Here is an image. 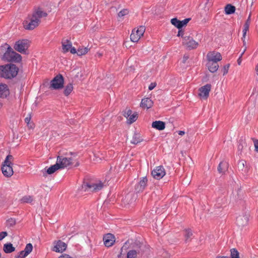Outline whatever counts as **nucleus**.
<instances>
[{"label": "nucleus", "mask_w": 258, "mask_h": 258, "mask_svg": "<svg viewBox=\"0 0 258 258\" xmlns=\"http://www.w3.org/2000/svg\"><path fill=\"white\" fill-rule=\"evenodd\" d=\"M132 111L130 109L126 108L123 111V115L124 117H125L127 119H128V117L132 114Z\"/></svg>", "instance_id": "a19ab883"}, {"label": "nucleus", "mask_w": 258, "mask_h": 258, "mask_svg": "<svg viewBox=\"0 0 258 258\" xmlns=\"http://www.w3.org/2000/svg\"><path fill=\"white\" fill-rule=\"evenodd\" d=\"M185 134V132L184 131H180L178 132V135L180 136H183Z\"/></svg>", "instance_id": "bf43d9fd"}, {"label": "nucleus", "mask_w": 258, "mask_h": 258, "mask_svg": "<svg viewBox=\"0 0 258 258\" xmlns=\"http://www.w3.org/2000/svg\"><path fill=\"white\" fill-rule=\"evenodd\" d=\"M189 58V56L188 55L185 54L184 55L182 59V62L185 63L186 60Z\"/></svg>", "instance_id": "864d4df0"}, {"label": "nucleus", "mask_w": 258, "mask_h": 258, "mask_svg": "<svg viewBox=\"0 0 258 258\" xmlns=\"http://www.w3.org/2000/svg\"><path fill=\"white\" fill-rule=\"evenodd\" d=\"M18 68L14 64L0 66V77L11 79L16 77L18 73Z\"/></svg>", "instance_id": "f03ea898"}, {"label": "nucleus", "mask_w": 258, "mask_h": 258, "mask_svg": "<svg viewBox=\"0 0 258 258\" xmlns=\"http://www.w3.org/2000/svg\"><path fill=\"white\" fill-rule=\"evenodd\" d=\"M192 234V232L191 229H186L184 230V237L185 242H187L190 241Z\"/></svg>", "instance_id": "c756f323"}, {"label": "nucleus", "mask_w": 258, "mask_h": 258, "mask_svg": "<svg viewBox=\"0 0 258 258\" xmlns=\"http://www.w3.org/2000/svg\"><path fill=\"white\" fill-rule=\"evenodd\" d=\"M105 186V182L99 180L90 181L88 182L84 183L83 188H85V192H98Z\"/></svg>", "instance_id": "20e7f679"}, {"label": "nucleus", "mask_w": 258, "mask_h": 258, "mask_svg": "<svg viewBox=\"0 0 258 258\" xmlns=\"http://www.w3.org/2000/svg\"><path fill=\"white\" fill-rule=\"evenodd\" d=\"M14 157L11 155H8L2 164V171L6 177H11L13 174L12 168Z\"/></svg>", "instance_id": "7ed1b4c3"}, {"label": "nucleus", "mask_w": 258, "mask_h": 258, "mask_svg": "<svg viewBox=\"0 0 258 258\" xmlns=\"http://www.w3.org/2000/svg\"><path fill=\"white\" fill-rule=\"evenodd\" d=\"M254 145L255 147V151L258 152V140H255L254 142Z\"/></svg>", "instance_id": "5fc2aeb1"}, {"label": "nucleus", "mask_w": 258, "mask_h": 258, "mask_svg": "<svg viewBox=\"0 0 258 258\" xmlns=\"http://www.w3.org/2000/svg\"><path fill=\"white\" fill-rule=\"evenodd\" d=\"M3 249L5 253H10L14 251L15 248L12 243H7L4 244Z\"/></svg>", "instance_id": "bb28decb"}, {"label": "nucleus", "mask_w": 258, "mask_h": 258, "mask_svg": "<svg viewBox=\"0 0 258 258\" xmlns=\"http://www.w3.org/2000/svg\"><path fill=\"white\" fill-rule=\"evenodd\" d=\"M153 104V102L149 98H144L142 100L141 107L144 108L149 109L151 108Z\"/></svg>", "instance_id": "412c9836"}, {"label": "nucleus", "mask_w": 258, "mask_h": 258, "mask_svg": "<svg viewBox=\"0 0 258 258\" xmlns=\"http://www.w3.org/2000/svg\"><path fill=\"white\" fill-rule=\"evenodd\" d=\"M228 169V163L226 161L221 162L218 167V170L220 173H224Z\"/></svg>", "instance_id": "b1692460"}, {"label": "nucleus", "mask_w": 258, "mask_h": 258, "mask_svg": "<svg viewBox=\"0 0 258 258\" xmlns=\"http://www.w3.org/2000/svg\"><path fill=\"white\" fill-rule=\"evenodd\" d=\"M32 16L38 19V20H40L41 18L46 17L47 16V14L39 8L33 13Z\"/></svg>", "instance_id": "5701e85b"}, {"label": "nucleus", "mask_w": 258, "mask_h": 258, "mask_svg": "<svg viewBox=\"0 0 258 258\" xmlns=\"http://www.w3.org/2000/svg\"><path fill=\"white\" fill-rule=\"evenodd\" d=\"M73 159L71 157H67L63 155L58 156L56 163L58 164L60 169H63L72 164Z\"/></svg>", "instance_id": "6e6552de"}, {"label": "nucleus", "mask_w": 258, "mask_h": 258, "mask_svg": "<svg viewBox=\"0 0 258 258\" xmlns=\"http://www.w3.org/2000/svg\"><path fill=\"white\" fill-rule=\"evenodd\" d=\"M16 224V220L13 218H10L7 220V226L11 227L14 226Z\"/></svg>", "instance_id": "ea45409f"}, {"label": "nucleus", "mask_w": 258, "mask_h": 258, "mask_svg": "<svg viewBox=\"0 0 258 258\" xmlns=\"http://www.w3.org/2000/svg\"><path fill=\"white\" fill-rule=\"evenodd\" d=\"M2 103L0 102V108L2 107Z\"/></svg>", "instance_id": "e2e57ef3"}, {"label": "nucleus", "mask_w": 258, "mask_h": 258, "mask_svg": "<svg viewBox=\"0 0 258 258\" xmlns=\"http://www.w3.org/2000/svg\"><path fill=\"white\" fill-rule=\"evenodd\" d=\"M243 27L244 28H243V31H242L243 35H242V39H243V44L245 45V40L244 39L245 37V36H246L247 32L249 30V25H246V24H244V26H243Z\"/></svg>", "instance_id": "c9c22d12"}, {"label": "nucleus", "mask_w": 258, "mask_h": 258, "mask_svg": "<svg viewBox=\"0 0 258 258\" xmlns=\"http://www.w3.org/2000/svg\"><path fill=\"white\" fill-rule=\"evenodd\" d=\"M70 51L71 53L72 54H75L76 53H77V51L76 50V49L74 47L72 46L70 49Z\"/></svg>", "instance_id": "603ef678"}, {"label": "nucleus", "mask_w": 258, "mask_h": 258, "mask_svg": "<svg viewBox=\"0 0 258 258\" xmlns=\"http://www.w3.org/2000/svg\"><path fill=\"white\" fill-rule=\"evenodd\" d=\"M128 13V11L127 9H123L118 13V16L119 17H121L127 15Z\"/></svg>", "instance_id": "37998d69"}, {"label": "nucleus", "mask_w": 258, "mask_h": 258, "mask_svg": "<svg viewBox=\"0 0 258 258\" xmlns=\"http://www.w3.org/2000/svg\"><path fill=\"white\" fill-rule=\"evenodd\" d=\"M59 169H60V168L58 166V164H57V163H56V164H55L54 165H53L51 166L50 167H49L47 169L46 172L48 174H51L54 173L56 170H57Z\"/></svg>", "instance_id": "7c9ffc66"}, {"label": "nucleus", "mask_w": 258, "mask_h": 258, "mask_svg": "<svg viewBox=\"0 0 258 258\" xmlns=\"http://www.w3.org/2000/svg\"><path fill=\"white\" fill-rule=\"evenodd\" d=\"M4 52L2 59L8 62H19L22 60V56L16 52L12 47L6 43L0 48V52Z\"/></svg>", "instance_id": "f257e3e1"}, {"label": "nucleus", "mask_w": 258, "mask_h": 258, "mask_svg": "<svg viewBox=\"0 0 258 258\" xmlns=\"http://www.w3.org/2000/svg\"><path fill=\"white\" fill-rule=\"evenodd\" d=\"M40 22V20H38L35 18L33 16H32L30 22L26 21L24 23V26L26 29L33 30L35 28L37 27Z\"/></svg>", "instance_id": "9d476101"}, {"label": "nucleus", "mask_w": 258, "mask_h": 258, "mask_svg": "<svg viewBox=\"0 0 258 258\" xmlns=\"http://www.w3.org/2000/svg\"><path fill=\"white\" fill-rule=\"evenodd\" d=\"M229 66H230L229 64H226L224 66V67H223V75H225V74H226L228 73Z\"/></svg>", "instance_id": "a18cd8bd"}, {"label": "nucleus", "mask_w": 258, "mask_h": 258, "mask_svg": "<svg viewBox=\"0 0 258 258\" xmlns=\"http://www.w3.org/2000/svg\"><path fill=\"white\" fill-rule=\"evenodd\" d=\"M65 155H67V156H69V155H76V153H73V152H69V154L66 153Z\"/></svg>", "instance_id": "052dcab7"}, {"label": "nucleus", "mask_w": 258, "mask_h": 258, "mask_svg": "<svg viewBox=\"0 0 258 258\" xmlns=\"http://www.w3.org/2000/svg\"><path fill=\"white\" fill-rule=\"evenodd\" d=\"M105 245L107 247L112 246L115 242L114 236L111 233L106 234L103 237Z\"/></svg>", "instance_id": "f3484780"}, {"label": "nucleus", "mask_w": 258, "mask_h": 258, "mask_svg": "<svg viewBox=\"0 0 258 258\" xmlns=\"http://www.w3.org/2000/svg\"><path fill=\"white\" fill-rule=\"evenodd\" d=\"M28 47L29 41L27 39L19 40L16 42L14 46V49L21 53H26Z\"/></svg>", "instance_id": "423d86ee"}, {"label": "nucleus", "mask_w": 258, "mask_h": 258, "mask_svg": "<svg viewBox=\"0 0 258 258\" xmlns=\"http://www.w3.org/2000/svg\"><path fill=\"white\" fill-rule=\"evenodd\" d=\"M32 249L33 245L31 243H29L26 244L23 251L28 255L32 251Z\"/></svg>", "instance_id": "e433bc0d"}, {"label": "nucleus", "mask_w": 258, "mask_h": 258, "mask_svg": "<svg viewBox=\"0 0 258 258\" xmlns=\"http://www.w3.org/2000/svg\"><path fill=\"white\" fill-rule=\"evenodd\" d=\"M216 258H229L227 256H218Z\"/></svg>", "instance_id": "680f3d73"}, {"label": "nucleus", "mask_w": 258, "mask_h": 258, "mask_svg": "<svg viewBox=\"0 0 258 258\" xmlns=\"http://www.w3.org/2000/svg\"><path fill=\"white\" fill-rule=\"evenodd\" d=\"M64 79L60 74L56 75L51 81L49 88L52 89L59 90L63 87Z\"/></svg>", "instance_id": "39448f33"}, {"label": "nucleus", "mask_w": 258, "mask_h": 258, "mask_svg": "<svg viewBox=\"0 0 258 258\" xmlns=\"http://www.w3.org/2000/svg\"><path fill=\"white\" fill-rule=\"evenodd\" d=\"M235 7L231 4L227 5L225 7V12L227 15H230L234 13Z\"/></svg>", "instance_id": "c85d7f7f"}, {"label": "nucleus", "mask_w": 258, "mask_h": 258, "mask_svg": "<svg viewBox=\"0 0 258 258\" xmlns=\"http://www.w3.org/2000/svg\"><path fill=\"white\" fill-rule=\"evenodd\" d=\"M133 195H121L119 198H121V200L123 204L128 205L132 203L131 198Z\"/></svg>", "instance_id": "393cba45"}, {"label": "nucleus", "mask_w": 258, "mask_h": 258, "mask_svg": "<svg viewBox=\"0 0 258 258\" xmlns=\"http://www.w3.org/2000/svg\"><path fill=\"white\" fill-rule=\"evenodd\" d=\"M67 247V245L64 242L61 240H58L54 245L52 250L56 252H62Z\"/></svg>", "instance_id": "4468645a"}, {"label": "nucleus", "mask_w": 258, "mask_h": 258, "mask_svg": "<svg viewBox=\"0 0 258 258\" xmlns=\"http://www.w3.org/2000/svg\"><path fill=\"white\" fill-rule=\"evenodd\" d=\"M8 235V233L7 232L3 231L0 232V240L3 239L6 236Z\"/></svg>", "instance_id": "49530a36"}, {"label": "nucleus", "mask_w": 258, "mask_h": 258, "mask_svg": "<svg viewBox=\"0 0 258 258\" xmlns=\"http://www.w3.org/2000/svg\"><path fill=\"white\" fill-rule=\"evenodd\" d=\"M62 52L64 53L68 52L72 47V44L69 39H63L61 42Z\"/></svg>", "instance_id": "6ab92c4d"}, {"label": "nucleus", "mask_w": 258, "mask_h": 258, "mask_svg": "<svg viewBox=\"0 0 258 258\" xmlns=\"http://www.w3.org/2000/svg\"><path fill=\"white\" fill-rule=\"evenodd\" d=\"M190 18H186L184 20L181 21L182 27L187 24V23L190 21Z\"/></svg>", "instance_id": "de8ad7c7"}, {"label": "nucleus", "mask_w": 258, "mask_h": 258, "mask_svg": "<svg viewBox=\"0 0 258 258\" xmlns=\"http://www.w3.org/2000/svg\"><path fill=\"white\" fill-rule=\"evenodd\" d=\"M34 199L33 196H30L29 195H26L22 199H21L20 201L22 203L31 204L34 201Z\"/></svg>", "instance_id": "cd10ccee"}, {"label": "nucleus", "mask_w": 258, "mask_h": 258, "mask_svg": "<svg viewBox=\"0 0 258 258\" xmlns=\"http://www.w3.org/2000/svg\"><path fill=\"white\" fill-rule=\"evenodd\" d=\"M152 175L157 179H160L165 175V171L162 166L156 167L152 171Z\"/></svg>", "instance_id": "f8f14e48"}, {"label": "nucleus", "mask_w": 258, "mask_h": 258, "mask_svg": "<svg viewBox=\"0 0 258 258\" xmlns=\"http://www.w3.org/2000/svg\"><path fill=\"white\" fill-rule=\"evenodd\" d=\"M145 31V27L140 26L137 30L134 29L132 30L130 36L131 40L134 42H138Z\"/></svg>", "instance_id": "0eeeda50"}, {"label": "nucleus", "mask_w": 258, "mask_h": 258, "mask_svg": "<svg viewBox=\"0 0 258 258\" xmlns=\"http://www.w3.org/2000/svg\"><path fill=\"white\" fill-rule=\"evenodd\" d=\"M231 258H240L239 253L236 248H232L230 249Z\"/></svg>", "instance_id": "f704fd0d"}, {"label": "nucleus", "mask_w": 258, "mask_h": 258, "mask_svg": "<svg viewBox=\"0 0 258 258\" xmlns=\"http://www.w3.org/2000/svg\"><path fill=\"white\" fill-rule=\"evenodd\" d=\"M27 255L25 253L23 250L19 252L17 255L15 256V258H25Z\"/></svg>", "instance_id": "79ce46f5"}, {"label": "nucleus", "mask_w": 258, "mask_h": 258, "mask_svg": "<svg viewBox=\"0 0 258 258\" xmlns=\"http://www.w3.org/2000/svg\"><path fill=\"white\" fill-rule=\"evenodd\" d=\"M171 24L177 27L178 29L182 28V24L181 21L178 20L177 18H174L171 20Z\"/></svg>", "instance_id": "473e14b6"}, {"label": "nucleus", "mask_w": 258, "mask_h": 258, "mask_svg": "<svg viewBox=\"0 0 258 258\" xmlns=\"http://www.w3.org/2000/svg\"><path fill=\"white\" fill-rule=\"evenodd\" d=\"M182 44L188 50L196 49L199 45L198 42L195 41L192 37L190 36H185V37L183 38Z\"/></svg>", "instance_id": "1a4fd4ad"}, {"label": "nucleus", "mask_w": 258, "mask_h": 258, "mask_svg": "<svg viewBox=\"0 0 258 258\" xmlns=\"http://www.w3.org/2000/svg\"><path fill=\"white\" fill-rule=\"evenodd\" d=\"M211 89V85L207 84L204 86L199 88V95L201 98L206 99L209 96V92Z\"/></svg>", "instance_id": "9b49d317"}, {"label": "nucleus", "mask_w": 258, "mask_h": 258, "mask_svg": "<svg viewBox=\"0 0 258 258\" xmlns=\"http://www.w3.org/2000/svg\"><path fill=\"white\" fill-rule=\"evenodd\" d=\"M207 67L209 70V71L211 73H215L216 72L218 68H219V65L218 64V62H214V61H208L207 63Z\"/></svg>", "instance_id": "aec40b11"}, {"label": "nucleus", "mask_w": 258, "mask_h": 258, "mask_svg": "<svg viewBox=\"0 0 258 258\" xmlns=\"http://www.w3.org/2000/svg\"><path fill=\"white\" fill-rule=\"evenodd\" d=\"M58 258H73V257H71L68 254H62V255L60 256Z\"/></svg>", "instance_id": "4d7b16f0"}, {"label": "nucleus", "mask_w": 258, "mask_h": 258, "mask_svg": "<svg viewBox=\"0 0 258 258\" xmlns=\"http://www.w3.org/2000/svg\"><path fill=\"white\" fill-rule=\"evenodd\" d=\"M137 256V252L135 250H131L128 251L127 253L126 258H136Z\"/></svg>", "instance_id": "58836bf2"}, {"label": "nucleus", "mask_w": 258, "mask_h": 258, "mask_svg": "<svg viewBox=\"0 0 258 258\" xmlns=\"http://www.w3.org/2000/svg\"><path fill=\"white\" fill-rule=\"evenodd\" d=\"M248 221V217L246 215H240L236 218V223L239 227L246 226Z\"/></svg>", "instance_id": "dca6fc26"}, {"label": "nucleus", "mask_w": 258, "mask_h": 258, "mask_svg": "<svg viewBox=\"0 0 258 258\" xmlns=\"http://www.w3.org/2000/svg\"><path fill=\"white\" fill-rule=\"evenodd\" d=\"M73 89V84L70 83L68 84L64 90V94L68 96L70 94V93L72 92Z\"/></svg>", "instance_id": "72a5a7b5"}, {"label": "nucleus", "mask_w": 258, "mask_h": 258, "mask_svg": "<svg viewBox=\"0 0 258 258\" xmlns=\"http://www.w3.org/2000/svg\"><path fill=\"white\" fill-rule=\"evenodd\" d=\"M245 49L244 50V51L241 54L240 57L238 58V59H237V63L239 64V65H240L241 64V57H242V55H243V54L244 53V51H245Z\"/></svg>", "instance_id": "6e6d98bb"}, {"label": "nucleus", "mask_w": 258, "mask_h": 258, "mask_svg": "<svg viewBox=\"0 0 258 258\" xmlns=\"http://www.w3.org/2000/svg\"><path fill=\"white\" fill-rule=\"evenodd\" d=\"M250 17H251V13L249 14L248 18L245 22V24L250 25Z\"/></svg>", "instance_id": "3c124183"}, {"label": "nucleus", "mask_w": 258, "mask_h": 258, "mask_svg": "<svg viewBox=\"0 0 258 258\" xmlns=\"http://www.w3.org/2000/svg\"><path fill=\"white\" fill-rule=\"evenodd\" d=\"M147 181L148 179L146 177H144L141 179L140 182L136 185L135 187L137 194L143 191L146 186Z\"/></svg>", "instance_id": "2eb2a0df"}, {"label": "nucleus", "mask_w": 258, "mask_h": 258, "mask_svg": "<svg viewBox=\"0 0 258 258\" xmlns=\"http://www.w3.org/2000/svg\"><path fill=\"white\" fill-rule=\"evenodd\" d=\"M138 117V114L137 112H135L133 114H132L127 119V123L129 124H132L134 122Z\"/></svg>", "instance_id": "2f4dec72"}, {"label": "nucleus", "mask_w": 258, "mask_h": 258, "mask_svg": "<svg viewBox=\"0 0 258 258\" xmlns=\"http://www.w3.org/2000/svg\"><path fill=\"white\" fill-rule=\"evenodd\" d=\"M31 120V117L30 116H29V117H26L25 119V121L26 123H27V124H29L30 121Z\"/></svg>", "instance_id": "13d9d810"}, {"label": "nucleus", "mask_w": 258, "mask_h": 258, "mask_svg": "<svg viewBox=\"0 0 258 258\" xmlns=\"http://www.w3.org/2000/svg\"><path fill=\"white\" fill-rule=\"evenodd\" d=\"M244 162L245 161L243 160H241L239 161L238 163V168L242 170H243L244 167Z\"/></svg>", "instance_id": "c03bdc74"}, {"label": "nucleus", "mask_w": 258, "mask_h": 258, "mask_svg": "<svg viewBox=\"0 0 258 258\" xmlns=\"http://www.w3.org/2000/svg\"><path fill=\"white\" fill-rule=\"evenodd\" d=\"M10 92L6 84H0V98H5L9 95Z\"/></svg>", "instance_id": "a211bd4d"}, {"label": "nucleus", "mask_w": 258, "mask_h": 258, "mask_svg": "<svg viewBox=\"0 0 258 258\" xmlns=\"http://www.w3.org/2000/svg\"><path fill=\"white\" fill-rule=\"evenodd\" d=\"M222 55L220 53L216 51H210L207 54L208 61L218 62L222 60Z\"/></svg>", "instance_id": "ddd939ff"}, {"label": "nucleus", "mask_w": 258, "mask_h": 258, "mask_svg": "<svg viewBox=\"0 0 258 258\" xmlns=\"http://www.w3.org/2000/svg\"><path fill=\"white\" fill-rule=\"evenodd\" d=\"M89 49L87 47L79 48L77 50V54L79 56H81L85 54L88 52Z\"/></svg>", "instance_id": "4c0bfd02"}, {"label": "nucleus", "mask_w": 258, "mask_h": 258, "mask_svg": "<svg viewBox=\"0 0 258 258\" xmlns=\"http://www.w3.org/2000/svg\"><path fill=\"white\" fill-rule=\"evenodd\" d=\"M177 36L178 37H181L182 39H183V38L185 37V36L184 35V32L182 30L179 29Z\"/></svg>", "instance_id": "09e8293b"}, {"label": "nucleus", "mask_w": 258, "mask_h": 258, "mask_svg": "<svg viewBox=\"0 0 258 258\" xmlns=\"http://www.w3.org/2000/svg\"><path fill=\"white\" fill-rule=\"evenodd\" d=\"M156 83H152L149 85L148 89L149 90H152L156 87Z\"/></svg>", "instance_id": "8fccbe9b"}, {"label": "nucleus", "mask_w": 258, "mask_h": 258, "mask_svg": "<svg viewBox=\"0 0 258 258\" xmlns=\"http://www.w3.org/2000/svg\"><path fill=\"white\" fill-rule=\"evenodd\" d=\"M143 140V139H142L140 134L135 133L133 137V139L131 141V143L133 144L136 145L142 142Z\"/></svg>", "instance_id": "a878e982"}, {"label": "nucleus", "mask_w": 258, "mask_h": 258, "mask_svg": "<svg viewBox=\"0 0 258 258\" xmlns=\"http://www.w3.org/2000/svg\"><path fill=\"white\" fill-rule=\"evenodd\" d=\"M152 127L159 131H162L165 128V124L162 121H155L152 122Z\"/></svg>", "instance_id": "4be33fe9"}]
</instances>
